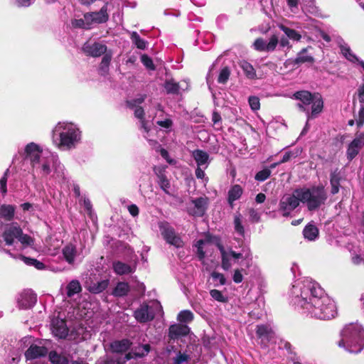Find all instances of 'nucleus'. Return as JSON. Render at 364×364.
Here are the masks:
<instances>
[{
  "label": "nucleus",
  "mask_w": 364,
  "mask_h": 364,
  "mask_svg": "<svg viewBox=\"0 0 364 364\" xmlns=\"http://www.w3.org/2000/svg\"><path fill=\"white\" fill-rule=\"evenodd\" d=\"M9 170L7 169L6 172L4 173V176L0 179V189L1 193L5 195L7 192L6 188V182H7V174H8Z\"/></svg>",
  "instance_id": "4d7b16f0"
},
{
  "label": "nucleus",
  "mask_w": 364,
  "mask_h": 364,
  "mask_svg": "<svg viewBox=\"0 0 364 364\" xmlns=\"http://www.w3.org/2000/svg\"><path fill=\"white\" fill-rule=\"evenodd\" d=\"M364 146V134H358L348 145L346 156L349 161L353 159Z\"/></svg>",
  "instance_id": "4468645a"
},
{
  "label": "nucleus",
  "mask_w": 364,
  "mask_h": 364,
  "mask_svg": "<svg viewBox=\"0 0 364 364\" xmlns=\"http://www.w3.org/2000/svg\"><path fill=\"white\" fill-rule=\"evenodd\" d=\"M307 48L302 49L297 55L294 62L296 64H301L304 63H313L314 61V58L311 55L306 54Z\"/></svg>",
  "instance_id": "4c0bfd02"
},
{
  "label": "nucleus",
  "mask_w": 364,
  "mask_h": 364,
  "mask_svg": "<svg viewBox=\"0 0 364 364\" xmlns=\"http://www.w3.org/2000/svg\"><path fill=\"white\" fill-rule=\"evenodd\" d=\"M131 344V342L128 339H122L112 342L110 347L113 352L123 353L129 349Z\"/></svg>",
  "instance_id": "393cba45"
},
{
  "label": "nucleus",
  "mask_w": 364,
  "mask_h": 364,
  "mask_svg": "<svg viewBox=\"0 0 364 364\" xmlns=\"http://www.w3.org/2000/svg\"><path fill=\"white\" fill-rule=\"evenodd\" d=\"M242 188L240 185H234L228 191V202L232 205L234 201L238 200L242 194Z\"/></svg>",
  "instance_id": "cd10ccee"
},
{
  "label": "nucleus",
  "mask_w": 364,
  "mask_h": 364,
  "mask_svg": "<svg viewBox=\"0 0 364 364\" xmlns=\"http://www.w3.org/2000/svg\"><path fill=\"white\" fill-rule=\"evenodd\" d=\"M144 114V109H142V107H136L135 108V109H134V115H135V117L136 118L141 119V128H143L145 132H149V129L146 127V124L145 122L143 119Z\"/></svg>",
  "instance_id": "49530a36"
},
{
  "label": "nucleus",
  "mask_w": 364,
  "mask_h": 364,
  "mask_svg": "<svg viewBox=\"0 0 364 364\" xmlns=\"http://www.w3.org/2000/svg\"><path fill=\"white\" fill-rule=\"evenodd\" d=\"M105 55L103 56L100 65V69L103 70L104 72H107L108 70L110 61L112 60V53L110 51H106L105 53H104Z\"/></svg>",
  "instance_id": "c03bdc74"
},
{
  "label": "nucleus",
  "mask_w": 364,
  "mask_h": 364,
  "mask_svg": "<svg viewBox=\"0 0 364 364\" xmlns=\"http://www.w3.org/2000/svg\"><path fill=\"white\" fill-rule=\"evenodd\" d=\"M209 244L210 241L208 239L199 240L197 241L196 244V247L197 248V255L200 260L203 259L205 256V253L203 249L206 247Z\"/></svg>",
  "instance_id": "ea45409f"
},
{
  "label": "nucleus",
  "mask_w": 364,
  "mask_h": 364,
  "mask_svg": "<svg viewBox=\"0 0 364 364\" xmlns=\"http://www.w3.org/2000/svg\"><path fill=\"white\" fill-rule=\"evenodd\" d=\"M250 218L252 222H258L259 220V214L253 208H250L248 210Z\"/></svg>",
  "instance_id": "680f3d73"
},
{
  "label": "nucleus",
  "mask_w": 364,
  "mask_h": 364,
  "mask_svg": "<svg viewBox=\"0 0 364 364\" xmlns=\"http://www.w3.org/2000/svg\"><path fill=\"white\" fill-rule=\"evenodd\" d=\"M358 95L359 102L363 105L364 104V85L359 87L358 90Z\"/></svg>",
  "instance_id": "338daca9"
},
{
  "label": "nucleus",
  "mask_w": 364,
  "mask_h": 364,
  "mask_svg": "<svg viewBox=\"0 0 364 364\" xmlns=\"http://www.w3.org/2000/svg\"><path fill=\"white\" fill-rule=\"evenodd\" d=\"M192 203L194 208L190 210V214L196 216H203L207 208L208 198L200 197L193 200Z\"/></svg>",
  "instance_id": "6ab92c4d"
},
{
  "label": "nucleus",
  "mask_w": 364,
  "mask_h": 364,
  "mask_svg": "<svg viewBox=\"0 0 364 364\" xmlns=\"http://www.w3.org/2000/svg\"><path fill=\"white\" fill-rule=\"evenodd\" d=\"M36 301V295L31 290L23 291L18 299V305L23 309L32 307Z\"/></svg>",
  "instance_id": "a211bd4d"
},
{
  "label": "nucleus",
  "mask_w": 364,
  "mask_h": 364,
  "mask_svg": "<svg viewBox=\"0 0 364 364\" xmlns=\"http://www.w3.org/2000/svg\"><path fill=\"white\" fill-rule=\"evenodd\" d=\"M51 165L59 175L62 171L60 163L58 161L57 155L53 154H47L40 160L39 166L32 168L33 171L39 172L42 176H47L51 171Z\"/></svg>",
  "instance_id": "6e6552de"
},
{
  "label": "nucleus",
  "mask_w": 364,
  "mask_h": 364,
  "mask_svg": "<svg viewBox=\"0 0 364 364\" xmlns=\"http://www.w3.org/2000/svg\"><path fill=\"white\" fill-rule=\"evenodd\" d=\"M341 176L339 173L334 171L331 173L330 178V183L331 186V193L334 195L338 193Z\"/></svg>",
  "instance_id": "2f4dec72"
},
{
  "label": "nucleus",
  "mask_w": 364,
  "mask_h": 364,
  "mask_svg": "<svg viewBox=\"0 0 364 364\" xmlns=\"http://www.w3.org/2000/svg\"><path fill=\"white\" fill-rule=\"evenodd\" d=\"M2 237L7 245H13L15 239H17L24 247L32 246L34 242V240L31 236L23 233L17 223H11L6 226Z\"/></svg>",
  "instance_id": "423d86ee"
},
{
  "label": "nucleus",
  "mask_w": 364,
  "mask_h": 364,
  "mask_svg": "<svg viewBox=\"0 0 364 364\" xmlns=\"http://www.w3.org/2000/svg\"><path fill=\"white\" fill-rule=\"evenodd\" d=\"M230 75V70L228 67L223 68L219 74L218 81L219 83L224 84L229 79Z\"/></svg>",
  "instance_id": "09e8293b"
},
{
  "label": "nucleus",
  "mask_w": 364,
  "mask_h": 364,
  "mask_svg": "<svg viewBox=\"0 0 364 364\" xmlns=\"http://www.w3.org/2000/svg\"><path fill=\"white\" fill-rule=\"evenodd\" d=\"M15 208L11 205H3L0 208V217L10 221L14 216Z\"/></svg>",
  "instance_id": "7c9ffc66"
},
{
  "label": "nucleus",
  "mask_w": 364,
  "mask_h": 364,
  "mask_svg": "<svg viewBox=\"0 0 364 364\" xmlns=\"http://www.w3.org/2000/svg\"><path fill=\"white\" fill-rule=\"evenodd\" d=\"M239 65L244 71L247 77L254 79L256 77L255 70L250 63L242 60L240 62Z\"/></svg>",
  "instance_id": "473e14b6"
},
{
  "label": "nucleus",
  "mask_w": 364,
  "mask_h": 364,
  "mask_svg": "<svg viewBox=\"0 0 364 364\" xmlns=\"http://www.w3.org/2000/svg\"><path fill=\"white\" fill-rule=\"evenodd\" d=\"M338 43L340 46L341 53L347 60L353 63L358 62L360 64L361 60H359L356 55L352 53L350 47L343 41L342 38H339Z\"/></svg>",
  "instance_id": "5701e85b"
},
{
  "label": "nucleus",
  "mask_w": 364,
  "mask_h": 364,
  "mask_svg": "<svg viewBox=\"0 0 364 364\" xmlns=\"http://www.w3.org/2000/svg\"><path fill=\"white\" fill-rule=\"evenodd\" d=\"M249 105L253 111H257L260 108L259 99L256 96H251L248 100Z\"/></svg>",
  "instance_id": "5fc2aeb1"
},
{
  "label": "nucleus",
  "mask_w": 364,
  "mask_h": 364,
  "mask_svg": "<svg viewBox=\"0 0 364 364\" xmlns=\"http://www.w3.org/2000/svg\"><path fill=\"white\" fill-rule=\"evenodd\" d=\"M128 210L129 213L134 217H136L139 215V208L134 204L129 205Z\"/></svg>",
  "instance_id": "0e129e2a"
},
{
  "label": "nucleus",
  "mask_w": 364,
  "mask_h": 364,
  "mask_svg": "<svg viewBox=\"0 0 364 364\" xmlns=\"http://www.w3.org/2000/svg\"><path fill=\"white\" fill-rule=\"evenodd\" d=\"M159 228L164 239L171 245L177 248L183 245V242L181 237L177 235L174 229L166 222H161Z\"/></svg>",
  "instance_id": "1a4fd4ad"
},
{
  "label": "nucleus",
  "mask_w": 364,
  "mask_h": 364,
  "mask_svg": "<svg viewBox=\"0 0 364 364\" xmlns=\"http://www.w3.org/2000/svg\"><path fill=\"white\" fill-rule=\"evenodd\" d=\"M164 88L168 94H178L181 87L173 80H168L166 81Z\"/></svg>",
  "instance_id": "58836bf2"
},
{
  "label": "nucleus",
  "mask_w": 364,
  "mask_h": 364,
  "mask_svg": "<svg viewBox=\"0 0 364 364\" xmlns=\"http://www.w3.org/2000/svg\"><path fill=\"white\" fill-rule=\"evenodd\" d=\"M204 168L202 166H198L196 170V176L198 178H203L205 176Z\"/></svg>",
  "instance_id": "774afa93"
},
{
  "label": "nucleus",
  "mask_w": 364,
  "mask_h": 364,
  "mask_svg": "<svg viewBox=\"0 0 364 364\" xmlns=\"http://www.w3.org/2000/svg\"><path fill=\"white\" fill-rule=\"evenodd\" d=\"M150 351V346L149 344H145L143 346H139L136 347L134 350H132L129 353H132L134 358H141L144 355H147Z\"/></svg>",
  "instance_id": "f704fd0d"
},
{
  "label": "nucleus",
  "mask_w": 364,
  "mask_h": 364,
  "mask_svg": "<svg viewBox=\"0 0 364 364\" xmlns=\"http://www.w3.org/2000/svg\"><path fill=\"white\" fill-rule=\"evenodd\" d=\"M295 99L301 103L298 104L299 108L307 113V119L314 118L321 112L323 107V102L318 94L312 95L310 92L302 90L294 94Z\"/></svg>",
  "instance_id": "39448f33"
},
{
  "label": "nucleus",
  "mask_w": 364,
  "mask_h": 364,
  "mask_svg": "<svg viewBox=\"0 0 364 364\" xmlns=\"http://www.w3.org/2000/svg\"><path fill=\"white\" fill-rule=\"evenodd\" d=\"M162 311L161 304L156 300L144 303L134 311V318L140 323L152 321L155 316Z\"/></svg>",
  "instance_id": "0eeeda50"
},
{
  "label": "nucleus",
  "mask_w": 364,
  "mask_h": 364,
  "mask_svg": "<svg viewBox=\"0 0 364 364\" xmlns=\"http://www.w3.org/2000/svg\"><path fill=\"white\" fill-rule=\"evenodd\" d=\"M281 30H282L287 36L291 39L294 41H299L301 38V35L298 33L295 30L287 28L283 25L279 26Z\"/></svg>",
  "instance_id": "79ce46f5"
},
{
  "label": "nucleus",
  "mask_w": 364,
  "mask_h": 364,
  "mask_svg": "<svg viewBox=\"0 0 364 364\" xmlns=\"http://www.w3.org/2000/svg\"><path fill=\"white\" fill-rule=\"evenodd\" d=\"M109 284L108 279H104L96 283H93L89 288L90 291L94 294H98L104 291Z\"/></svg>",
  "instance_id": "e433bc0d"
},
{
  "label": "nucleus",
  "mask_w": 364,
  "mask_h": 364,
  "mask_svg": "<svg viewBox=\"0 0 364 364\" xmlns=\"http://www.w3.org/2000/svg\"><path fill=\"white\" fill-rule=\"evenodd\" d=\"M271 174V171L268 168L263 169L260 171H259L256 176L255 179L259 181H264L267 178L269 177Z\"/></svg>",
  "instance_id": "864d4df0"
},
{
  "label": "nucleus",
  "mask_w": 364,
  "mask_h": 364,
  "mask_svg": "<svg viewBox=\"0 0 364 364\" xmlns=\"http://www.w3.org/2000/svg\"><path fill=\"white\" fill-rule=\"evenodd\" d=\"M242 279H243V277H242V274L240 270L236 269L233 274V281L235 283H240V282H242Z\"/></svg>",
  "instance_id": "e2e57ef3"
},
{
  "label": "nucleus",
  "mask_w": 364,
  "mask_h": 364,
  "mask_svg": "<svg viewBox=\"0 0 364 364\" xmlns=\"http://www.w3.org/2000/svg\"><path fill=\"white\" fill-rule=\"evenodd\" d=\"M82 290L81 285L77 280H72L67 287V294L69 297L73 296L75 294L80 292Z\"/></svg>",
  "instance_id": "c9c22d12"
},
{
  "label": "nucleus",
  "mask_w": 364,
  "mask_h": 364,
  "mask_svg": "<svg viewBox=\"0 0 364 364\" xmlns=\"http://www.w3.org/2000/svg\"><path fill=\"white\" fill-rule=\"evenodd\" d=\"M129 285L127 282H119L113 290L112 294L115 296H123L129 291Z\"/></svg>",
  "instance_id": "72a5a7b5"
},
{
  "label": "nucleus",
  "mask_w": 364,
  "mask_h": 364,
  "mask_svg": "<svg viewBox=\"0 0 364 364\" xmlns=\"http://www.w3.org/2000/svg\"><path fill=\"white\" fill-rule=\"evenodd\" d=\"M34 0H15V4L18 6H28Z\"/></svg>",
  "instance_id": "69168bd1"
},
{
  "label": "nucleus",
  "mask_w": 364,
  "mask_h": 364,
  "mask_svg": "<svg viewBox=\"0 0 364 364\" xmlns=\"http://www.w3.org/2000/svg\"><path fill=\"white\" fill-rule=\"evenodd\" d=\"M133 357L134 356L132 355V353H127L125 356L117 355L113 356H107L104 360V364H123L127 360L133 358Z\"/></svg>",
  "instance_id": "a878e982"
},
{
  "label": "nucleus",
  "mask_w": 364,
  "mask_h": 364,
  "mask_svg": "<svg viewBox=\"0 0 364 364\" xmlns=\"http://www.w3.org/2000/svg\"><path fill=\"white\" fill-rule=\"evenodd\" d=\"M189 358L190 357L188 355L178 352L176 354V356L173 358V364H182L187 362Z\"/></svg>",
  "instance_id": "3c124183"
},
{
  "label": "nucleus",
  "mask_w": 364,
  "mask_h": 364,
  "mask_svg": "<svg viewBox=\"0 0 364 364\" xmlns=\"http://www.w3.org/2000/svg\"><path fill=\"white\" fill-rule=\"evenodd\" d=\"M50 360L53 364H68V360L55 352H50L49 354Z\"/></svg>",
  "instance_id": "37998d69"
},
{
  "label": "nucleus",
  "mask_w": 364,
  "mask_h": 364,
  "mask_svg": "<svg viewBox=\"0 0 364 364\" xmlns=\"http://www.w3.org/2000/svg\"><path fill=\"white\" fill-rule=\"evenodd\" d=\"M48 353V350L43 346L31 345L25 353V357L27 360H33L43 357Z\"/></svg>",
  "instance_id": "aec40b11"
},
{
  "label": "nucleus",
  "mask_w": 364,
  "mask_h": 364,
  "mask_svg": "<svg viewBox=\"0 0 364 364\" xmlns=\"http://www.w3.org/2000/svg\"><path fill=\"white\" fill-rule=\"evenodd\" d=\"M141 60L146 68L151 70H154L155 69V66L153 63L152 60L148 55H142L141 57Z\"/></svg>",
  "instance_id": "6e6d98bb"
},
{
  "label": "nucleus",
  "mask_w": 364,
  "mask_h": 364,
  "mask_svg": "<svg viewBox=\"0 0 364 364\" xmlns=\"http://www.w3.org/2000/svg\"><path fill=\"white\" fill-rule=\"evenodd\" d=\"M25 154L26 157L30 160L32 167H36L39 166L40 160L48 153H43L38 144L31 142L25 147Z\"/></svg>",
  "instance_id": "9b49d317"
},
{
  "label": "nucleus",
  "mask_w": 364,
  "mask_h": 364,
  "mask_svg": "<svg viewBox=\"0 0 364 364\" xmlns=\"http://www.w3.org/2000/svg\"><path fill=\"white\" fill-rule=\"evenodd\" d=\"M193 319V314L191 311H181L178 315V320L181 322H190Z\"/></svg>",
  "instance_id": "a18cd8bd"
},
{
  "label": "nucleus",
  "mask_w": 364,
  "mask_h": 364,
  "mask_svg": "<svg viewBox=\"0 0 364 364\" xmlns=\"http://www.w3.org/2000/svg\"><path fill=\"white\" fill-rule=\"evenodd\" d=\"M218 248L222 256V267L225 270L229 269L231 267V258H233L235 262H236L237 259L242 257L241 253H236L232 250L226 251L220 245H218Z\"/></svg>",
  "instance_id": "dca6fc26"
},
{
  "label": "nucleus",
  "mask_w": 364,
  "mask_h": 364,
  "mask_svg": "<svg viewBox=\"0 0 364 364\" xmlns=\"http://www.w3.org/2000/svg\"><path fill=\"white\" fill-rule=\"evenodd\" d=\"M356 124L358 127H361L364 124V105H361L358 112V117L355 119Z\"/></svg>",
  "instance_id": "13d9d810"
},
{
  "label": "nucleus",
  "mask_w": 364,
  "mask_h": 364,
  "mask_svg": "<svg viewBox=\"0 0 364 364\" xmlns=\"http://www.w3.org/2000/svg\"><path fill=\"white\" fill-rule=\"evenodd\" d=\"M52 333L59 338H65L68 334V328L63 319L54 318L52 321Z\"/></svg>",
  "instance_id": "f3484780"
},
{
  "label": "nucleus",
  "mask_w": 364,
  "mask_h": 364,
  "mask_svg": "<svg viewBox=\"0 0 364 364\" xmlns=\"http://www.w3.org/2000/svg\"><path fill=\"white\" fill-rule=\"evenodd\" d=\"M72 24L74 27L82 28L85 29H90L91 27V24L87 22L85 17L84 18L75 19L73 21Z\"/></svg>",
  "instance_id": "8fccbe9b"
},
{
  "label": "nucleus",
  "mask_w": 364,
  "mask_h": 364,
  "mask_svg": "<svg viewBox=\"0 0 364 364\" xmlns=\"http://www.w3.org/2000/svg\"><path fill=\"white\" fill-rule=\"evenodd\" d=\"M76 253L75 247L71 244L66 245L63 250V256L69 264H73Z\"/></svg>",
  "instance_id": "bb28decb"
},
{
  "label": "nucleus",
  "mask_w": 364,
  "mask_h": 364,
  "mask_svg": "<svg viewBox=\"0 0 364 364\" xmlns=\"http://www.w3.org/2000/svg\"><path fill=\"white\" fill-rule=\"evenodd\" d=\"M131 39L133 43L139 48L144 50L146 47V42L141 38L139 35L136 32L133 31L131 33Z\"/></svg>",
  "instance_id": "a19ab883"
},
{
  "label": "nucleus",
  "mask_w": 364,
  "mask_h": 364,
  "mask_svg": "<svg viewBox=\"0 0 364 364\" xmlns=\"http://www.w3.org/2000/svg\"><path fill=\"white\" fill-rule=\"evenodd\" d=\"M300 201L306 204L310 211L318 210L325 204L328 194L323 185L314 186L308 188H301L295 191Z\"/></svg>",
  "instance_id": "20e7f679"
},
{
  "label": "nucleus",
  "mask_w": 364,
  "mask_h": 364,
  "mask_svg": "<svg viewBox=\"0 0 364 364\" xmlns=\"http://www.w3.org/2000/svg\"><path fill=\"white\" fill-rule=\"evenodd\" d=\"M159 185L161 188L166 193H168V189L170 187V183L168 179L164 176H160Z\"/></svg>",
  "instance_id": "bf43d9fd"
},
{
  "label": "nucleus",
  "mask_w": 364,
  "mask_h": 364,
  "mask_svg": "<svg viewBox=\"0 0 364 364\" xmlns=\"http://www.w3.org/2000/svg\"><path fill=\"white\" fill-rule=\"evenodd\" d=\"M234 225H235V231L240 235H244L245 230L242 225L241 221V215H236L234 218Z\"/></svg>",
  "instance_id": "de8ad7c7"
},
{
  "label": "nucleus",
  "mask_w": 364,
  "mask_h": 364,
  "mask_svg": "<svg viewBox=\"0 0 364 364\" xmlns=\"http://www.w3.org/2000/svg\"><path fill=\"white\" fill-rule=\"evenodd\" d=\"M257 335L262 339L269 340L274 336L272 328L265 325L257 326Z\"/></svg>",
  "instance_id": "c85d7f7f"
},
{
  "label": "nucleus",
  "mask_w": 364,
  "mask_h": 364,
  "mask_svg": "<svg viewBox=\"0 0 364 364\" xmlns=\"http://www.w3.org/2000/svg\"><path fill=\"white\" fill-rule=\"evenodd\" d=\"M303 235L306 239L310 241L315 240L318 237V230L315 225L309 224L304 228Z\"/></svg>",
  "instance_id": "c756f323"
},
{
  "label": "nucleus",
  "mask_w": 364,
  "mask_h": 364,
  "mask_svg": "<svg viewBox=\"0 0 364 364\" xmlns=\"http://www.w3.org/2000/svg\"><path fill=\"white\" fill-rule=\"evenodd\" d=\"M189 333V328L186 325L174 324L169 328V336L171 338H176L180 336H186Z\"/></svg>",
  "instance_id": "b1692460"
},
{
  "label": "nucleus",
  "mask_w": 364,
  "mask_h": 364,
  "mask_svg": "<svg viewBox=\"0 0 364 364\" xmlns=\"http://www.w3.org/2000/svg\"><path fill=\"white\" fill-rule=\"evenodd\" d=\"M112 267L114 272L118 275L128 274L135 271L134 266H131L120 261L114 262Z\"/></svg>",
  "instance_id": "4be33fe9"
},
{
  "label": "nucleus",
  "mask_w": 364,
  "mask_h": 364,
  "mask_svg": "<svg viewBox=\"0 0 364 364\" xmlns=\"http://www.w3.org/2000/svg\"><path fill=\"white\" fill-rule=\"evenodd\" d=\"M210 294L213 299L220 302H225L226 298L223 296L222 292L217 289H212L210 291Z\"/></svg>",
  "instance_id": "603ef678"
},
{
  "label": "nucleus",
  "mask_w": 364,
  "mask_h": 364,
  "mask_svg": "<svg viewBox=\"0 0 364 364\" xmlns=\"http://www.w3.org/2000/svg\"><path fill=\"white\" fill-rule=\"evenodd\" d=\"M291 295L294 304L311 317L329 320L337 314L335 302L311 279L296 281L292 286Z\"/></svg>",
  "instance_id": "f257e3e1"
},
{
  "label": "nucleus",
  "mask_w": 364,
  "mask_h": 364,
  "mask_svg": "<svg viewBox=\"0 0 364 364\" xmlns=\"http://www.w3.org/2000/svg\"><path fill=\"white\" fill-rule=\"evenodd\" d=\"M338 346L350 353H360L364 347V330L362 326L358 323L346 325L341 333Z\"/></svg>",
  "instance_id": "7ed1b4c3"
},
{
  "label": "nucleus",
  "mask_w": 364,
  "mask_h": 364,
  "mask_svg": "<svg viewBox=\"0 0 364 364\" xmlns=\"http://www.w3.org/2000/svg\"><path fill=\"white\" fill-rule=\"evenodd\" d=\"M300 198L294 192L293 194L284 196L279 203V211L283 216H288L299 205Z\"/></svg>",
  "instance_id": "9d476101"
},
{
  "label": "nucleus",
  "mask_w": 364,
  "mask_h": 364,
  "mask_svg": "<svg viewBox=\"0 0 364 364\" xmlns=\"http://www.w3.org/2000/svg\"><path fill=\"white\" fill-rule=\"evenodd\" d=\"M53 144L61 150L74 149L81 141V132L73 123L59 122L53 129Z\"/></svg>",
  "instance_id": "f03ea898"
},
{
  "label": "nucleus",
  "mask_w": 364,
  "mask_h": 364,
  "mask_svg": "<svg viewBox=\"0 0 364 364\" xmlns=\"http://www.w3.org/2000/svg\"><path fill=\"white\" fill-rule=\"evenodd\" d=\"M82 50L87 55L99 57L107 51V46L101 43H85Z\"/></svg>",
  "instance_id": "2eb2a0df"
},
{
  "label": "nucleus",
  "mask_w": 364,
  "mask_h": 364,
  "mask_svg": "<svg viewBox=\"0 0 364 364\" xmlns=\"http://www.w3.org/2000/svg\"><path fill=\"white\" fill-rule=\"evenodd\" d=\"M278 43V37L274 35L269 38L268 43L261 38H257L254 42L253 46L257 51L271 52L275 50Z\"/></svg>",
  "instance_id": "ddd939ff"
},
{
  "label": "nucleus",
  "mask_w": 364,
  "mask_h": 364,
  "mask_svg": "<svg viewBox=\"0 0 364 364\" xmlns=\"http://www.w3.org/2000/svg\"><path fill=\"white\" fill-rule=\"evenodd\" d=\"M211 276L214 280L218 281L220 284L223 285L225 284V278L223 274L217 272H213L211 274Z\"/></svg>",
  "instance_id": "052dcab7"
},
{
  "label": "nucleus",
  "mask_w": 364,
  "mask_h": 364,
  "mask_svg": "<svg viewBox=\"0 0 364 364\" xmlns=\"http://www.w3.org/2000/svg\"><path fill=\"white\" fill-rule=\"evenodd\" d=\"M192 156L195 159L198 166L206 168L210 164L209 155L207 152L196 149L192 152Z\"/></svg>",
  "instance_id": "412c9836"
},
{
  "label": "nucleus",
  "mask_w": 364,
  "mask_h": 364,
  "mask_svg": "<svg viewBox=\"0 0 364 364\" xmlns=\"http://www.w3.org/2000/svg\"><path fill=\"white\" fill-rule=\"evenodd\" d=\"M85 20L91 26L94 23H103L107 21L109 15L107 14V6L104 5L97 12H90L85 14Z\"/></svg>",
  "instance_id": "f8f14e48"
}]
</instances>
